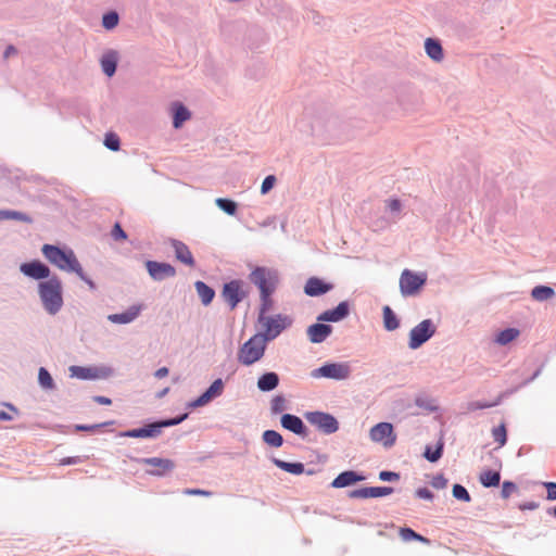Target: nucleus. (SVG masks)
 Segmentation results:
<instances>
[{"label": "nucleus", "instance_id": "ea45409f", "mask_svg": "<svg viewBox=\"0 0 556 556\" xmlns=\"http://www.w3.org/2000/svg\"><path fill=\"white\" fill-rule=\"evenodd\" d=\"M215 204L219 210L230 216H233L238 211V203L228 198H217Z\"/></svg>", "mask_w": 556, "mask_h": 556}, {"label": "nucleus", "instance_id": "de8ad7c7", "mask_svg": "<svg viewBox=\"0 0 556 556\" xmlns=\"http://www.w3.org/2000/svg\"><path fill=\"white\" fill-rule=\"evenodd\" d=\"M415 404L419 408H422L427 412L433 413L438 410V406L432 399L426 396H417L415 399Z\"/></svg>", "mask_w": 556, "mask_h": 556}, {"label": "nucleus", "instance_id": "5701e85b", "mask_svg": "<svg viewBox=\"0 0 556 556\" xmlns=\"http://www.w3.org/2000/svg\"><path fill=\"white\" fill-rule=\"evenodd\" d=\"M365 476L354 470H345L340 472L330 483L331 488L342 489L364 481Z\"/></svg>", "mask_w": 556, "mask_h": 556}, {"label": "nucleus", "instance_id": "58836bf2", "mask_svg": "<svg viewBox=\"0 0 556 556\" xmlns=\"http://www.w3.org/2000/svg\"><path fill=\"white\" fill-rule=\"evenodd\" d=\"M262 440L271 447H280L285 442L283 437L276 430H265Z\"/></svg>", "mask_w": 556, "mask_h": 556}, {"label": "nucleus", "instance_id": "9b49d317", "mask_svg": "<svg viewBox=\"0 0 556 556\" xmlns=\"http://www.w3.org/2000/svg\"><path fill=\"white\" fill-rule=\"evenodd\" d=\"M437 331L432 319H424L409 331L408 346L417 350L430 340Z\"/></svg>", "mask_w": 556, "mask_h": 556}, {"label": "nucleus", "instance_id": "f8f14e48", "mask_svg": "<svg viewBox=\"0 0 556 556\" xmlns=\"http://www.w3.org/2000/svg\"><path fill=\"white\" fill-rule=\"evenodd\" d=\"M20 271L34 280L45 281L52 277L50 267L39 260L22 263Z\"/></svg>", "mask_w": 556, "mask_h": 556}, {"label": "nucleus", "instance_id": "13d9d810", "mask_svg": "<svg viewBox=\"0 0 556 556\" xmlns=\"http://www.w3.org/2000/svg\"><path fill=\"white\" fill-rule=\"evenodd\" d=\"M111 236L112 238L115 240V241H122V240H125L127 239V233L126 231L122 228L121 224L119 223H115L113 228H112V231H111Z\"/></svg>", "mask_w": 556, "mask_h": 556}, {"label": "nucleus", "instance_id": "9d476101", "mask_svg": "<svg viewBox=\"0 0 556 556\" xmlns=\"http://www.w3.org/2000/svg\"><path fill=\"white\" fill-rule=\"evenodd\" d=\"M243 285L244 282L241 279H232L223 285L220 296L231 311L235 309L249 294V292L243 289Z\"/></svg>", "mask_w": 556, "mask_h": 556}, {"label": "nucleus", "instance_id": "a19ab883", "mask_svg": "<svg viewBox=\"0 0 556 556\" xmlns=\"http://www.w3.org/2000/svg\"><path fill=\"white\" fill-rule=\"evenodd\" d=\"M519 336V330L516 328H506L501 330L495 339V342L501 345H506L514 341Z\"/></svg>", "mask_w": 556, "mask_h": 556}, {"label": "nucleus", "instance_id": "b1692460", "mask_svg": "<svg viewBox=\"0 0 556 556\" xmlns=\"http://www.w3.org/2000/svg\"><path fill=\"white\" fill-rule=\"evenodd\" d=\"M270 460L279 469L295 476L302 475L304 472L309 476L315 473L314 469L305 470L304 464L300 462L289 463L277 457H271Z\"/></svg>", "mask_w": 556, "mask_h": 556}, {"label": "nucleus", "instance_id": "4468645a", "mask_svg": "<svg viewBox=\"0 0 556 556\" xmlns=\"http://www.w3.org/2000/svg\"><path fill=\"white\" fill-rule=\"evenodd\" d=\"M144 266L154 281H163L176 276V268L169 263L149 260L144 263Z\"/></svg>", "mask_w": 556, "mask_h": 556}, {"label": "nucleus", "instance_id": "c9c22d12", "mask_svg": "<svg viewBox=\"0 0 556 556\" xmlns=\"http://www.w3.org/2000/svg\"><path fill=\"white\" fill-rule=\"evenodd\" d=\"M444 452V442L443 440H439L435 447L433 448L431 445H426L424 457L430 463H437L443 455Z\"/></svg>", "mask_w": 556, "mask_h": 556}, {"label": "nucleus", "instance_id": "7ed1b4c3", "mask_svg": "<svg viewBox=\"0 0 556 556\" xmlns=\"http://www.w3.org/2000/svg\"><path fill=\"white\" fill-rule=\"evenodd\" d=\"M248 279L258 289L260 294L275 293L280 282L278 270L266 266H254Z\"/></svg>", "mask_w": 556, "mask_h": 556}, {"label": "nucleus", "instance_id": "6e6552de", "mask_svg": "<svg viewBox=\"0 0 556 556\" xmlns=\"http://www.w3.org/2000/svg\"><path fill=\"white\" fill-rule=\"evenodd\" d=\"M351 372V365L348 362L325 363L320 367L313 369L311 377L315 379L327 378L340 381L350 378Z\"/></svg>", "mask_w": 556, "mask_h": 556}, {"label": "nucleus", "instance_id": "8fccbe9b", "mask_svg": "<svg viewBox=\"0 0 556 556\" xmlns=\"http://www.w3.org/2000/svg\"><path fill=\"white\" fill-rule=\"evenodd\" d=\"M492 435L495 442L500 444V446H504L507 442V430L504 424L498 427L493 428Z\"/></svg>", "mask_w": 556, "mask_h": 556}, {"label": "nucleus", "instance_id": "393cba45", "mask_svg": "<svg viewBox=\"0 0 556 556\" xmlns=\"http://www.w3.org/2000/svg\"><path fill=\"white\" fill-rule=\"evenodd\" d=\"M140 312L141 305H131L123 313L110 314L108 320L113 324H130L139 316Z\"/></svg>", "mask_w": 556, "mask_h": 556}, {"label": "nucleus", "instance_id": "4be33fe9", "mask_svg": "<svg viewBox=\"0 0 556 556\" xmlns=\"http://www.w3.org/2000/svg\"><path fill=\"white\" fill-rule=\"evenodd\" d=\"M333 289V285L318 277H311L304 286V293L308 296H320Z\"/></svg>", "mask_w": 556, "mask_h": 556}, {"label": "nucleus", "instance_id": "f03ea898", "mask_svg": "<svg viewBox=\"0 0 556 556\" xmlns=\"http://www.w3.org/2000/svg\"><path fill=\"white\" fill-rule=\"evenodd\" d=\"M45 258L60 270L74 274L79 270L80 263L75 252L68 247L46 243L41 248Z\"/></svg>", "mask_w": 556, "mask_h": 556}, {"label": "nucleus", "instance_id": "72a5a7b5", "mask_svg": "<svg viewBox=\"0 0 556 556\" xmlns=\"http://www.w3.org/2000/svg\"><path fill=\"white\" fill-rule=\"evenodd\" d=\"M479 481L484 488H495L501 482V473L497 470H484L480 473Z\"/></svg>", "mask_w": 556, "mask_h": 556}, {"label": "nucleus", "instance_id": "603ef678", "mask_svg": "<svg viewBox=\"0 0 556 556\" xmlns=\"http://www.w3.org/2000/svg\"><path fill=\"white\" fill-rule=\"evenodd\" d=\"M287 408L286 406V399L283 395H276L270 401V410L273 414H279L282 413Z\"/></svg>", "mask_w": 556, "mask_h": 556}, {"label": "nucleus", "instance_id": "338daca9", "mask_svg": "<svg viewBox=\"0 0 556 556\" xmlns=\"http://www.w3.org/2000/svg\"><path fill=\"white\" fill-rule=\"evenodd\" d=\"M307 18L316 25H320L323 20L321 15L316 11H311L307 15Z\"/></svg>", "mask_w": 556, "mask_h": 556}, {"label": "nucleus", "instance_id": "0eeeda50", "mask_svg": "<svg viewBox=\"0 0 556 556\" xmlns=\"http://www.w3.org/2000/svg\"><path fill=\"white\" fill-rule=\"evenodd\" d=\"M305 420L315 427L320 433L330 435L339 430L338 419L330 413L312 410L304 413Z\"/></svg>", "mask_w": 556, "mask_h": 556}, {"label": "nucleus", "instance_id": "1a4fd4ad", "mask_svg": "<svg viewBox=\"0 0 556 556\" xmlns=\"http://www.w3.org/2000/svg\"><path fill=\"white\" fill-rule=\"evenodd\" d=\"M427 283L426 273H415L404 269L400 277V291L403 296H414Z\"/></svg>", "mask_w": 556, "mask_h": 556}, {"label": "nucleus", "instance_id": "20e7f679", "mask_svg": "<svg viewBox=\"0 0 556 556\" xmlns=\"http://www.w3.org/2000/svg\"><path fill=\"white\" fill-rule=\"evenodd\" d=\"M267 343L258 333H255L240 346L238 362L244 366L255 364L264 356Z\"/></svg>", "mask_w": 556, "mask_h": 556}, {"label": "nucleus", "instance_id": "aec40b11", "mask_svg": "<svg viewBox=\"0 0 556 556\" xmlns=\"http://www.w3.org/2000/svg\"><path fill=\"white\" fill-rule=\"evenodd\" d=\"M394 492L392 486H364L349 492L351 498L382 497Z\"/></svg>", "mask_w": 556, "mask_h": 556}, {"label": "nucleus", "instance_id": "49530a36", "mask_svg": "<svg viewBox=\"0 0 556 556\" xmlns=\"http://www.w3.org/2000/svg\"><path fill=\"white\" fill-rule=\"evenodd\" d=\"M452 495L458 501H462L465 503L471 502V496H470L469 492L467 491V489L464 485H462L459 483H455L453 485Z\"/></svg>", "mask_w": 556, "mask_h": 556}, {"label": "nucleus", "instance_id": "864d4df0", "mask_svg": "<svg viewBox=\"0 0 556 556\" xmlns=\"http://www.w3.org/2000/svg\"><path fill=\"white\" fill-rule=\"evenodd\" d=\"M113 424H114V421L112 420V421H105L102 424H94V425H75V430L84 431V432H93L97 429H100V428H103V427H106V426H110Z\"/></svg>", "mask_w": 556, "mask_h": 556}, {"label": "nucleus", "instance_id": "a878e982", "mask_svg": "<svg viewBox=\"0 0 556 556\" xmlns=\"http://www.w3.org/2000/svg\"><path fill=\"white\" fill-rule=\"evenodd\" d=\"M118 53L115 50L106 51L100 59L102 72L109 77H112L116 73Z\"/></svg>", "mask_w": 556, "mask_h": 556}, {"label": "nucleus", "instance_id": "4d7b16f0", "mask_svg": "<svg viewBox=\"0 0 556 556\" xmlns=\"http://www.w3.org/2000/svg\"><path fill=\"white\" fill-rule=\"evenodd\" d=\"M378 477L381 481L393 482V481H399L401 478V475L399 472L391 471V470H382L379 472Z\"/></svg>", "mask_w": 556, "mask_h": 556}, {"label": "nucleus", "instance_id": "2f4dec72", "mask_svg": "<svg viewBox=\"0 0 556 556\" xmlns=\"http://www.w3.org/2000/svg\"><path fill=\"white\" fill-rule=\"evenodd\" d=\"M194 288L204 306H207L213 302L216 293L212 287L206 285L204 281L198 280L194 282Z\"/></svg>", "mask_w": 556, "mask_h": 556}, {"label": "nucleus", "instance_id": "473e14b6", "mask_svg": "<svg viewBox=\"0 0 556 556\" xmlns=\"http://www.w3.org/2000/svg\"><path fill=\"white\" fill-rule=\"evenodd\" d=\"M382 318L383 327L387 331H394L400 327V319L389 305L383 306Z\"/></svg>", "mask_w": 556, "mask_h": 556}, {"label": "nucleus", "instance_id": "e433bc0d", "mask_svg": "<svg viewBox=\"0 0 556 556\" xmlns=\"http://www.w3.org/2000/svg\"><path fill=\"white\" fill-rule=\"evenodd\" d=\"M7 219H14L27 224L33 223V218L26 213L14 210H0V222Z\"/></svg>", "mask_w": 556, "mask_h": 556}, {"label": "nucleus", "instance_id": "052dcab7", "mask_svg": "<svg viewBox=\"0 0 556 556\" xmlns=\"http://www.w3.org/2000/svg\"><path fill=\"white\" fill-rule=\"evenodd\" d=\"M387 208L390 213L394 214L397 218L402 211V202L399 199H392L388 201Z\"/></svg>", "mask_w": 556, "mask_h": 556}, {"label": "nucleus", "instance_id": "37998d69", "mask_svg": "<svg viewBox=\"0 0 556 556\" xmlns=\"http://www.w3.org/2000/svg\"><path fill=\"white\" fill-rule=\"evenodd\" d=\"M400 536L403 541H419L422 543H429V540L421 534L414 531L412 528L403 527L400 528Z\"/></svg>", "mask_w": 556, "mask_h": 556}, {"label": "nucleus", "instance_id": "f257e3e1", "mask_svg": "<svg viewBox=\"0 0 556 556\" xmlns=\"http://www.w3.org/2000/svg\"><path fill=\"white\" fill-rule=\"evenodd\" d=\"M38 296L42 308L49 315H56L64 305L63 285L56 275L45 281H40L37 286Z\"/></svg>", "mask_w": 556, "mask_h": 556}, {"label": "nucleus", "instance_id": "c03bdc74", "mask_svg": "<svg viewBox=\"0 0 556 556\" xmlns=\"http://www.w3.org/2000/svg\"><path fill=\"white\" fill-rule=\"evenodd\" d=\"M187 417H188V414L185 413V414L172 417V418H164V419L156 420L157 425H159L160 432L162 433L163 429H165V428L177 426V425L181 424Z\"/></svg>", "mask_w": 556, "mask_h": 556}, {"label": "nucleus", "instance_id": "0e129e2a", "mask_svg": "<svg viewBox=\"0 0 556 556\" xmlns=\"http://www.w3.org/2000/svg\"><path fill=\"white\" fill-rule=\"evenodd\" d=\"M415 496L426 501H432L434 494L428 488H419L415 491Z\"/></svg>", "mask_w": 556, "mask_h": 556}, {"label": "nucleus", "instance_id": "5fc2aeb1", "mask_svg": "<svg viewBox=\"0 0 556 556\" xmlns=\"http://www.w3.org/2000/svg\"><path fill=\"white\" fill-rule=\"evenodd\" d=\"M517 484L513 481H504L503 484H502V491H501V496L503 498H508L514 492L517 491Z\"/></svg>", "mask_w": 556, "mask_h": 556}, {"label": "nucleus", "instance_id": "79ce46f5", "mask_svg": "<svg viewBox=\"0 0 556 556\" xmlns=\"http://www.w3.org/2000/svg\"><path fill=\"white\" fill-rule=\"evenodd\" d=\"M274 293H265L260 294L261 304L258 308L257 319H264L267 316V313L273 308L274 301L271 299Z\"/></svg>", "mask_w": 556, "mask_h": 556}, {"label": "nucleus", "instance_id": "c85d7f7f", "mask_svg": "<svg viewBox=\"0 0 556 556\" xmlns=\"http://www.w3.org/2000/svg\"><path fill=\"white\" fill-rule=\"evenodd\" d=\"M172 247L174 248L175 256L178 261H180L181 263H184L188 266H194V264H195L194 258H193L189 248L184 242L173 239Z\"/></svg>", "mask_w": 556, "mask_h": 556}, {"label": "nucleus", "instance_id": "bf43d9fd", "mask_svg": "<svg viewBox=\"0 0 556 556\" xmlns=\"http://www.w3.org/2000/svg\"><path fill=\"white\" fill-rule=\"evenodd\" d=\"M74 274H76L89 287L91 291L97 290L96 282L89 276L86 275L81 265L79 266V270H76Z\"/></svg>", "mask_w": 556, "mask_h": 556}, {"label": "nucleus", "instance_id": "69168bd1", "mask_svg": "<svg viewBox=\"0 0 556 556\" xmlns=\"http://www.w3.org/2000/svg\"><path fill=\"white\" fill-rule=\"evenodd\" d=\"M186 495H200V496H211L213 493L211 491L202 490V489H185L182 491Z\"/></svg>", "mask_w": 556, "mask_h": 556}, {"label": "nucleus", "instance_id": "6e6d98bb", "mask_svg": "<svg viewBox=\"0 0 556 556\" xmlns=\"http://www.w3.org/2000/svg\"><path fill=\"white\" fill-rule=\"evenodd\" d=\"M276 181H277V179L274 175L266 176L261 186V193L262 194L268 193L274 188Z\"/></svg>", "mask_w": 556, "mask_h": 556}, {"label": "nucleus", "instance_id": "2eb2a0df", "mask_svg": "<svg viewBox=\"0 0 556 556\" xmlns=\"http://www.w3.org/2000/svg\"><path fill=\"white\" fill-rule=\"evenodd\" d=\"M370 439L374 442H383L386 447L394 445L396 437L394 429L390 422H379L370 429Z\"/></svg>", "mask_w": 556, "mask_h": 556}, {"label": "nucleus", "instance_id": "f3484780", "mask_svg": "<svg viewBox=\"0 0 556 556\" xmlns=\"http://www.w3.org/2000/svg\"><path fill=\"white\" fill-rule=\"evenodd\" d=\"M161 435L157 421L144 424L140 428L128 429L118 433L121 438L156 439Z\"/></svg>", "mask_w": 556, "mask_h": 556}, {"label": "nucleus", "instance_id": "39448f33", "mask_svg": "<svg viewBox=\"0 0 556 556\" xmlns=\"http://www.w3.org/2000/svg\"><path fill=\"white\" fill-rule=\"evenodd\" d=\"M292 318L288 315L276 314L274 316H266L264 319H257V323L263 326L264 331L257 332L264 340L270 342L280 336L282 331L292 325Z\"/></svg>", "mask_w": 556, "mask_h": 556}, {"label": "nucleus", "instance_id": "6ab92c4d", "mask_svg": "<svg viewBox=\"0 0 556 556\" xmlns=\"http://www.w3.org/2000/svg\"><path fill=\"white\" fill-rule=\"evenodd\" d=\"M280 425L283 429L289 430L303 439L308 434L307 427L296 415L289 413L282 414L280 417Z\"/></svg>", "mask_w": 556, "mask_h": 556}, {"label": "nucleus", "instance_id": "3c124183", "mask_svg": "<svg viewBox=\"0 0 556 556\" xmlns=\"http://www.w3.org/2000/svg\"><path fill=\"white\" fill-rule=\"evenodd\" d=\"M500 404V399L494 402H481V401H472L467 404L468 412H475L478 409L490 408Z\"/></svg>", "mask_w": 556, "mask_h": 556}, {"label": "nucleus", "instance_id": "412c9836", "mask_svg": "<svg viewBox=\"0 0 556 556\" xmlns=\"http://www.w3.org/2000/svg\"><path fill=\"white\" fill-rule=\"evenodd\" d=\"M332 326L317 320V323L307 327L306 334L312 343L318 344L326 341V339L332 333Z\"/></svg>", "mask_w": 556, "mask_h": 556}, {"label": "nucleus", "instance_id": "bb28decb", "mask_svg": "<svg viewBox=\"0 0 556 556\" xmlns=\"http://www.w3.org/2000/svg\"><path fill=\"white\" fill-rule=\"evenodd\" d=\"M279 375L275 371L262 374L256 382L257 389L262 392H270L279 386Z\"/></svg>", "mask_w": 556, "mask_h": 556}, {"label": "nucleus", "instance_id": "680f3d73", "mask_svg": "<svg viewBox=\"0 0 556 556\" xmlns=\"http://www.w3.org/2000/svg\"><path fill=\"white\" fill-rule=\"evenodd\" d=\"M447 479L442 475V473H438L437 476H434L431 480V485L432 488L437 489V490H442L444 488H446L447 485Z\"/></svg>", "mask_w": 556, "mask_h": 556}, {"label": "nucleus", "instance_id": "7c9ffc66", "mask_svg": "<svg viewBox=\"0 0 556 556\" xmlns=\"http://www.w3.org/2000/svg\"><path fill=\"white\" fill-rule=\"evenodd\" d=\"M425 50L427 55L434 62H441L444 59L443 47L438 38H427L425 40Z\"/></svg>", "mask_w": 556, "mask_h": 556}, {"label": "nucleus", "instance_id": "a18cd8bd", "mask_svg": "<svg viewBox=\"0 0 556 556\" xmlns=\"http://www.w3.org/2000/svg\"><path fill=\"white\" fill-rule=\"evenodd\" d=\"M118 22L119 15L116 11H109L102 16V26L108 30L115 28L118 25Z\"/></svg>", "mask_w": 556, "mask_h": 556}, {"label": "nucleus", "instance_id": "a211bd4d", "mask_svg": "<svg viewBox=\"0 0 556 556\" xmlns=\"http://www.w3.org/2000/svg\"><path fill=\"white\" fill-rule=\"evenodd\" d=\"M350 315L349 301L340 302L336 307L327 309L317 316L318 321L323 323H339Z\"/></svg>", "mask_w": 556, "mask_h": 556}, {"label": "nucleus", "instance_id": "f704fd0d", "mask_svg": "<svg viewBox=\"0 0 556 556\" xmlns=\"http://www.w3.org/2000/svg\"><path fill=\"white\" fill-rule=\"evenodd\" d=\"M555 296V290L549 286L539 285L531 290V298L538 302H544Z\"/></svg>", "mask_w": 556, "mask_h": 556}, {"label": "nucleus", "instance_id": "cd10ccee", "mask_svg": "<svg viewBox=\"0 0 556 556\" xmlns=\"http://www.w3.org/2000/svg\"><path fill=\"white\" fill-rule=\"evenodd\" d=\"M173 127L179 129L191 117L189 109L181 102L172 104Z\"/></svg>", "mask_w": 556, "mask_h": 556}, {"label": "nucleus", "instance_id": "423d86ee", "mask_svg": "<svg viewBox=\"0 0 556 556\" xmlns=\"http://www.w3.org/2000/svg\"><path fill=\"white\" fill-rule=\"evenodd\" d=\"M312 134L321 139H334L340 136L341 122L338 116L325 114L312 122Z\"/></svg>", "mask_w": 556, "mask_h": 556}, {"label": "nucleus", "instance_id": "ddd939ff", "mask_svg": "<svg viewBox=\"0 0 556 556\" xmlns=\"http://www.w3.org/2000/svg\"><path fill=\"white\" fill-rule=\"evenodd\" d=\"M225 383L223 379H215L211 386L197 399L188 403L189 408H199L207 405L213 400L220 396L224 392Z\"/></svg>", "mask_w": 556, "mask_h": 556}, {"label": "nucleus", "instance_id": "774afa93", "mask_svg": "<svg viewBox=\"0 0 556 556\" xmlns=\"http://www.w3.org/2000/svg\"><path fill=\"white\" fill-rule=\"evenodd\" d=\"M16 54H17V49L13 45H9L3 52V59L8 60L12 55H16Z\"/></svg>", "mask_w": 556, "mask_h": 556}, {"label": "nucleus", "instance_id": "4c0bfd02", "mask_svg": "<svg viewBox=\"0 0 556 556\" xmlns=\"http://www.w3.org/2000/svg\"><path fill=\"white\" fill-rule=\"evenodd\" d=\"M38 383L41 389L46 391H52L56 388L54 379L52 378L49 370L45 367L38 369Z\"/></svg>", "mask_w": 556, "mask_h": 556}, {"label": "nucleus", "instance_id": "09e8293b", "mask_svg": "<svg viewBox=\"0 0 556 556\" xmlns=\"http://www.w3.org/2000/svg\"><path fill=\"white\" fill-rule=\"evenodd\" d=\"M103 143L105 148L114 152L121 149V139L115 132L105 134Z\"/></svg>", "mask_w": 556, "mask_h": 556}, {"label": "nucleus", "instance_id": "c756f323", "mask_svg": "<svg viewBox=\"0 0 556 556\" xmlns=\"http://www.w3.org/2000/svg\"><path fill=\"white\" fill-rule=\"evenodd\" d=\"M70 376L81 380L100 378L99 368L73 365L68 368Z\"/></svg>", "mask_w": 556, "mask_h": 556}, {"label": "nucleus", "instance_id": "e2e57ef3", "mask_svg": "<svg viewBox=\"0 0 556 556\" xmlns=\"http://www.w3.org/2000/svg\"><path fill=\"white\" fill-rule=\"evenodd\" d=\"M542 484L546 489V500L556 501V482H543Z\"/></svg>", "mask_w": 556, "mask_h": 556}, {"label": "nucleus", "instance_id": "dca6fc26", "mask_svg": "<svg viewBox=\"0 0 556 556\" xmlns=\"http://www.w3.org/2000/svg\"><path fill=\"white\" fill-rule=\"evenodd\" d=\"M139 463L153 467V469L147 470V472L155 477H163L176 467L174 460L161 457H146L139 459Z\"/></svg>", "mask_w": 556, "mask_h": 556}]
</instances>
